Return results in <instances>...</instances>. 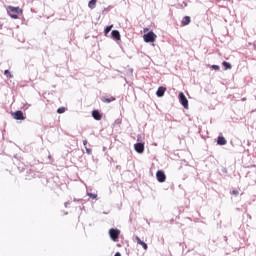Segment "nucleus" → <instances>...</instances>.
<instances>
[{
    "mask_svg": "<svg viewBox=\"0 0 256 256\" xmlns=\"http://www.w3.org/2000/svg\"><path fill=\"white\" fill-rule=\"evenodd\" d=\"M7 13L11 19H19V15H23V9L15 6H8Z\"/></svg>",
    "mask_w": 256,
    "mask_h": 256,
    "instance_id": "f257e3e1",
    "label": "nucleus"
},
{
    "mask_svg": "<svg viewBox=\"0 0 256 256\" xmlns=\"http://www.w3.org/2000/svg\"><path fill=\"white\" fill-rule=\"evenodd\" d=\"M143 39L145 43H155L157 35L153 31H150L147 34H144Z\"/></svg>",
    "mask_w": 256,
    "mask_h": 256,
    "instance_id": "f03ea898",
    "label": "nucleus"
},
{
    "mask_svg": "<svg viewBox=\"0 0 256 256\" xmlns=\"http://www.w3.org/2000/svg\"><path fill=\"white\" fill-rule=\"evenodd\" d=\"M109 235L112 241H117V239H119V235H121V231L119 229L111 228L109 230Z\"/></svg>",
    "mask_w": 256,
    "mask_h": 256,
    "instance_id": "7ed1b4c3",
    "label": "nucleus"
},
{
    "mask_svg": "<svg viewBox=\"0 0 256 256\" xmlns=\"http://www.w3.org/2000/svg\"><path fill=\"white\" fill-rule=\"evenodd\" d=\"M179 100L184 109H189V100H187V97H185V94L183 92L179 93Z\"/></svg>",
    "mask_w": 256,
    "mask_h": 256,
    "instance_id": "20e7f679",
    "label": "nucleus"
},
{
    "mask_svg": "<svg viewBox=\"0 0 256 256\" xmlns=\"http://www.w3.org/2000/svg\"><path fill=\"white\" fill-rule=\"evenodd\" d=\"M156 179L159 181V183H165L167 180V176L165 175V172L163 170H158L156 172Z\"/></svg>",
    "mask_w": 256,
    "mask_h": 256,
    "instance_id": "39448f33",
    "label": "nucleus"
},
{
    "mask_svg": "<svg viewBox=\"0 0 256 256\" xmlns=\"http://www.w3.org/2000/svg\"><path fill=\"white\" fill-rule=\"evenodd\" d=\"M13 119L16 121H25V115H23V111L18 110L12 114Z\"/></svg>",
    "mask_w": 256,
    "mask_h": 256,
    "instance_id": "423d86ee",
    "label": "nucleus"
},
{
    "mask_svg": "<svg viewBox=\"0 0 256 256\" xmlns=\"http://www.w3.org/2000/svg\"><path fill=\"white\" fill-rule=\"evenodd\" d=\"M134 149L136 153H144L145 151V144L144 143H136L134 144Z\"/></svg>",
    "mask_w": 256,
    "mask_h": 256,
    "instance_id": "0eeeda50",
    "label": "nucleus"
},
{
    "mask_svg": "<svg viewBox=\"0 0 256 256\" xmlns=\"http://www.w3.org/2000/svg\"><path fill=\"white\" fill-rule=\"evenodd\" d=\"M92 117L95 121H101L103 119V115L100 114L99 110L92 111Z\"/></svg>",
    "mask_w": 256,
    "mask_h": 256,
    "instance_id": "6e6552de",
    "label": "nucleus"
},
{
    "mask_svg": "<svg viewBox=\"0 0 256 256\" xmlns=\"http://www.w3.org/2000/svg\"><path fill=\"white\" fill-rule=\"evenodd\" d=\"M135 239L138 245H141V247H143L144 251H147V249H149V247L147 246V243L143 242L142 239L139 238V236H136Z\"/></svg>",
    "mask_w": 256,
    "mask_h": 256,
    "instance_id": "1a4fd4ad",
    "label": "nucleus"
},
{
    "mask_svg": "<svg viewBox=\"0 0 256 256\" xmlns=\"http://www.w3.org/2000/svg\"><path fill=\"white\" fill-rule=\"evenodd\" d=\"M112 39H115L116 41H121V33H119V30H113L111 32Z\"/></svg>",
    "mask_w": 256,
    "mask_h": 256,
    "instance_id": "9d476101",
    "label": "nucleus"
},
{
    "mask_svg": "<svg viewBox=\"0 0 256 256\" xmlns=\"http://www.w3.org/2000/svg\"><path fill=\"white\" fill-rule=\"evenodd\" d=\"M165 91H167V88L160 86L156 91L157 97H163V95H165Z\"/></svg>",
    "mask_w": 256,
    "mask_h": 256,
    "instance_id": "9b49d317",
    "label": "nucleus"
},
{
    "mask_svg": "<svg viewBox=\"0 0 256 256\" xmlns=\"http://www.w3.org/2000/svg\"><path fill=\"white\" fill-rule=\"evenodd\" d=\"M191 23V17L185 16L182 18L181 25L182 27H186V25H189Z\"/></svg>",
    "mask_w": 256,
    "mask_h": 256,
    "instance_id": "f8f14e48",
    "label": "nucleus"
},
{
    "mask_svg": "<svg viewBox=\"0 0 256 256\" xmlns=\"http://www.w3.org/2000/svg\"><path fill=\"white\" fill-rule=\"evenodd\" d=\"M217 145H227V140L225 139V137L223 136L218 137Z\"/></svg>",
    "mask_w": 256,
    "mask_h": 256,
    "instance_id": "ddd939ff",
    "label": "nucleus"
},
{
    "mask_svg": "<svg viewBox=\"0 0 256 256\" xmlns=\"http://www.w3.org/2000/svg\"><path fill=\"white\" fill-rule=\"evenodd\" d=\"M96 5H97V0H90L88 3L89 9H95Z\"/></svg>",
    "mask_w": 256,
    "mask_h": 256,
    "instance_id": "4468645a",
    "label": "nucleus"
},
{
    "mask_svg": "<svg viewBox=\"0 0 256 256\" xmlns=\"http://www.w3.org/2000/svg\"><path fill=\"white\" fill-rule=\"evenodd\" d=\"M112 101H115V97L111 96L110 98L103 97L102 102L103 103H112Z\"/></svg>",
    "mask_w": 256,
    "mask_h": 256,
    "instance_id": "2eb2a0df",
    "label": "nucleus"
},
{
    "mask_svg": "<svg viewBox=\"0 0 256 256\" xmlns=\"http://www.w3.org/2000/svg\"><path fill=\"white\" fill-rule=\"evenodd\" d=\"M222 66L224 67L225 71H227V69H231V67H232L231 64L227 61H224L222 63Z\"/></svg>",
    "mask_w": 256,
    "mask_h": 256,
    "instance_id": "dca6fc26",
    "label": "nucleus"
},
{
    "mask_svg": "<svg viewBox=\"0 0 256 256\" xmlns=\"http://www.w3.org/2000/svg\"><path fill=\"white\" fill-rule=\"evenodd\" d=\"M113 29V25L107 26L104 30V34L107 35L111 32V30Z\"/></svg>",
    "mask_w": 256,
    "mask_h": 256,
    "instance_id": "f3484780",
    "label": "nucleus"
},
{
    "mask_svg": "<svg viewBox=\"0 0 256 256\" xmlns=\"http://www.w3.org/2000/svg\"><path fill=\"white\" fill-rule=\"evenodd\" d=\"M4 75H6V77H8V79H13V74H11V72L9 70H5Z\"/></svg>",
    "mask_w": 256,
    "mask_h": 256,
    "instance_id": "a211bd4d",
    "label": "nucleus"
},
{
    "mask_svg": "<svg viewBox=\"0 0 256 256\" xmlns=\"http://www.w3.org/2000/svg\"><path fill=\"white\" fill-rule=\"evenodd\" d=\"M230 195H234V197H238L239 195V189H234L230 192Z\"/></svg>",
    "mask_w": 256,
    "mask_h": 256,
    "instance_id": "6ab92c4d",
    "label": "nucleus"
},
{
    "mask_svg": "<svg viewBox=\"0 0 256 256\" xmlns=\"http://www.w3.org/2000/svg\"><path fill=\"white\" fill-rule=\"evenodd\" d=\"M65 111H66L65 107H60V108L57 109V113H59L60 115L65 113Z\"/></svg>",
    "mask_w": 256,
    "mask_h": 256,
    "instance_id": "aec40b11",
    "label": "nucleus"
},
{
    "mask_svg": "<svg viewBox=\"0 0 256 256\" xmlns=\"http://www.w3.org/2000/svg\"><path fill=\"white\" fill-rule=\"evenodd\" d=\"M88 197H90V199H97V194L88 193Z\"/></svg>",
    "mask_w": 256,
    "mask_h": 256,
    "instance_id": "412c9836",
    "label": "nucleus"
},
{
    "mask_svg": "<svg viewBox=\"0 0 256 256\" xmlns=\"http://www.w3.org/2000/svg\"><path fill=\"white\" fill-rule=\"evenodd\" d=\"M212 68L214 69V71H219L220 69L219 65H212Z\"/></svg>",
    "mask_w": 256,
    "mask_h": 256,
    "instance_id": "4be33fe9",
    "label": "nucleus"
},
{
    "mask_svg": "<svg viewBox=\"0 0 256 256\" xmlns=\"http://www.w3.org/2000/svg\"><path fill=\"white\" fill-rule=\"evenodd\" d=\"M149 31V28H144L143 33H147Z\"/></svg>",
    "mask_w": 256,
    "mask_h": 256,
    "instance_id": "5701e85b",
    "label": "nucleus"
},
{
    "mask_svg": "<svg viewBox=\"0 0 256 256\" xmlns=\"http://www.w3.org/2000/svg\"><path fill=\"white\" fill-rule=\"evenodd\" d=\"M83 145H84V147H87V140L83 141Z\"/></svg>",
    "mask_w": 256,
    "mask_h": 256,
    "instance_id": "b1692460",
    "label": "nucleus"
},
{
    "mask_svg": "<svg viewBox=\"0 0 256 256\" xmlns=\"http://www.w3.org/2000/svg\"><path fill=\"white\" fill-rule=\"evenodd\" d=\"M88 155H91V150L86 148Z\"/></svg>",
    "mask_w": 256,
    "mask_h": 256,
    "instance_id": "393cba45",
    "label": "nucleus"
},
{
    "mask_svg": "<svg viewBox=\"0 0 256 256\" xmlns=\"http://www.w3.org/2000/svg\"><path fill=\"white\" fill-rule=\"evenodd\" d=\"M114 256H121V253L117 252Z\"/></svg>",
    "mask_w": 256,
    "mask_h": 256,
    "instance_id": "a878e982",
    "label": "nucleus"
},
{
    "mask_svg": "<svg viewBox=\"0 0 256 256\" xmlns=\"http://www.w3.org/2000/svg\"><path fill=\"white\" fill-rule=\"evenodd\" d=\"M246 100H247V98H243V99H242V101H246Z\"/></svg>",
    "mask_w": 256,
    "mask_h": 256,
    "instance_id": "bb28decb",
    "label": "nucleus"
}]
</instances>
